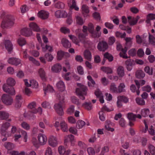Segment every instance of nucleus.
<instances>
[{"label":"nucleus","instance_id":"obj_1","mask_svg":"<svg viewBox=\"0 0 155 155\" xmlns=\"http://www.w3.org/2000/svg\"><path fill=\"white\" fill-rule=\"evenodd\" d=\"M15 18L11 15H7L5 16L1 25L3 29L8 28L13 26L15 23Z\"/></svg>","mask_w":155,"mask_h":155},{"label":"nucleus","instance_id":"obj_2","mask_svg":"<svg viewBox=\"0 0 155 155\" xmlns=\"http://www.w3.org/2000/svg\"><path fill=\"white\" fill-rule=\"evenodd\" d=\"M77 85L79 87L76 90V93L80 99L84 100L85 99L84 96L87 94V88L86 86L80 84L78 83Z\"/></svg>","mask_w":155,"mask_h":155},{"label":"nucleus","instance_id":"obj_3","mask_svg":"<svg viewBox=\"0 0 155 155\" xmlns=\"http://www.w3.org/2000/svg\"><path fill=\"white\" fill-rule=\"evenodd\" d=\"M1 99L2 102L6 105H11L13 102L12 97L7 94H3Z\"/></svg>","mask_w":155,"mask_h":155},{"label":"nucleus","instance_id":"obj_4","mask_svg":"<svg viewBox=\"0 0 155 155\" xmlns=\"http://www.w3.org/2000/svg\"><path fill=\"white\" fill-rule=\"evenodd\" d=\"M2 89L5 92L8 94L10 95H14L15 94L14 88L6 84H4L3 85Z\"/></svg>","mask_w":155,"mask_h":155},{"label":"nucleus","instance_id":"obj_5","mask_svg":"<svg viewBox=\"0 0 155 155\" xmlns=\"http://www.w3.org/2000/svg\"><path fill=\"white\" fill-rule=\"evenodd\" d=\"M2 89L5 92L8 94L10 95H14L15 94L14 88L6 84H4L3 85Z\"/></svg>","mask_w":155,"mask_h":155},{"label":"nucleus","instance_id":"obj_6","mask_svg":"<svg viewBox=\"0 0 155 155\" xmlns=\"http://www.w3.org/2000/svg\"><path fill=\"white\" fill-rule=\"evenodd\" d=\"M36 103L35 102H32L29 104L28 107L31 109L32 112L34 113H37L39 112L40 114H41L42 112V109L41 107H38V109L36 108Z\"/></svg>","mask_w":155,"mask_h":155},{"label":"nucleus","instance_id":"obj_7","mask_svg":"<svg viewBox=\"0 0 155 155\" xmlns=\"http://www.w3.org/2000/svg\"><path fill=\"white\" fill-rule=\"evenodd\" d=\"M108 48L107 43L105 41H99L97 45L98 49L101 51L104 52Z\"/></svg>","mask_w":155,"mask_h":155},{"label":"nucleus","instance_id":"obj_8","mask_svg":"<svg viewBox=\"0 0 155 155\" xmlns=\"http://www.w3.org/2000/svg\"><path fill=\"white\" fill-rule=\"evenodd\" d=\"M87 29L89 31L92 35V36L94 38H98L101 35V33L96 32L94 31V26L93 24L89 23L88 25Z\"/></svg>","mask_w":155,"mask_h":155},{"label":"nucleus","instance_id":"obj_9","mask_svg":"<svg viewBox=\"0 0 155 155\" xmlns=\"http://www.w3.org/2000/svg\"><path fill=\"white\" fill-rule=\"evenodd\" d=\"M5 47L7 50L8 54H10L13 51V45L11 41L9 40H5L4 42Z\"/></svg>","mask_w":155,"mask_h":155},{"label":"nucleus","instance_id":"obj_10","mask_svg":"<svg viewBox=\"0 0 155 155\" xmlns=\"http://www.w3.org/2000/svg\"><path fill=\"white\" fill-rule=\"evenodd\" d=\"M64 104L58 103L55 104L54 105V108L57 113L59 115L61 116L64 114L62 108V106Z\"/></svg>","mask_w":155,"mask_h":155},{"label":"nucleus","instance_id":"obj_11","mask_svg":"<svg viewBox=\"0 0 155 155\" xmlns=\"http://www.w3.org/2000/svg\"><path fill=\"white\" fill-rule=\"evenodd\" d=\"M127 69L130 71L132 69L133 66L135 64V61L132 59H128L125 62Z\"/></svg>","mask_w":155,"mask_h":155},{"label":"nucleus","instance_id":"obj_12","mask_svg":"<svg viewBox=\"0 0 155 155\" xmlns=\"http://www.w3.org/2000/svg\"><path fill=\"white\" fill-rule=\"evenodd\" d=\"M8 63L15 66H17L21 63V60L20 59L15 58H9L8 59Z\"/></svg>","mask_w":155,"mask_h":155},{"label":"nucleus","instance_id":"obj_13","mask_svg":"<svg viewBox=\"0 0 155 155\" xmlns=\"http://www.w3.org/2000/svg\"><path fill=\"white\" fill-rule=\"evenodd\" d=\"M10 125V123L8 122H6L2 124L1 128V132L2 135H5L6 131Z\"/></svg>","mask_w":155,"mask_h":155},{"label":"nucleus","instance_id":"obj_14","mask_svg":"<svg viewBox=\"0 0 155 155\" xmlns=\"http://www.w3.org/2000/svg\"><path fill=\"white\" fill-rule=\"evenodd\" d=\"M38 138L41 145H43L45 144L47 141L46 136L42 134H39L38 136Z\"/></svg>","mask_w":155,"mask_h":155},{"label":"nucleus","instance_id":"obj_15","mask_svg":"<svg viewBox=\"0 0 155 155\" xmlns=\"http://www.w3.org/2000/svg\"><path fill=\"white\" fill-rule=\"evenodd\" d=\"M21 34L26 37L30 36L32 34V31L29 29L27 28H24L21 31Z\"/></svg>","mask_w":155,"mask_h":155},{"label":"nucleus","instance_id":"obj_16","mask_svg":"<svg viewBox=\"0 0 155 155\" xmlns=\"http://www.w3.org/2000/svg\"><path fill=\"white\" fill-rule=\"evenodd\" d=\"M49 15V14L48 12L44 10H41L38 13L39 17L43 19H47L48 18Z\"/></svg>","mask_w":155,"mask_h":155},{"label":"nucleus","instance_id":"obj_17","mask_svg":"<svg viewBox=\"0 0 155 155\" xmlns=\"http://www.w3.org/2000/svg\"><path fill=\"white\" fill-rule=\"evenodd\" d=\"M84 58L88 61H91L92 59V55L91 52L88 50H85L83 53Z\"/></svg>","mask_w":155,"mask_h":155},{"label":"nucleus","instance_id":"obj_18","mask_svg":"<svg viewBox=\"0 0 155 155\" xmlns=\"http://www.w3.org/2000/svg\"><path fill=\"white\" fill-rule=\"evenodd\" d=\"M62 69L61 65L58 63L52 66V71L55 73H58L60 72Z\"/></svg>","mask_w":155,"mask_h":155},{"label":"nucleus","instance_id":"obj_19","mask_svg":"<svg viewBox=\"0 0 155 155\" xmlns=\"http://www.w3.org/2000/svg\"><path fill=\"white\" fill-rule=\"evenodd\" d=\"M29 26L31 30L36 32H40L41 31V29L38 25L34 22H32L30 24Z\"/></svg>","mask_w":155,"mask_h":155},{"label":"nucleus","instance_id":"obj_20","mask_svg":"<svg viewBox=\"0 0 155 155\" xmlns=\"http://www.w3.org/2000/svg\"><path fill=\"white\" fill-rule=\"evenodd\" d=\"M48 142L50 145L53 147H55L57 144L56 138L54 137H52L49 138Z\"/></svg>","mask_w":155,"mask_h":155},{"label":"nucleus","instance_id":"obj_21","mask_svg":"<svg viewBox=\"0 0 155 155\" xmlns=\"http://www.w3.org/2000/svg\"><path fill=\"white\" fill-rule=\"evenodd\" d=\"M9 114L4 111H0V120H4L7 119L9 117Z\"/></svg>","mask_w":155,"mask_h":155},{"label":"nucleus","instance_id":"obj_22","mask_svg":"<svg viewBox=\"0 0 155 155\" xmlns=\"http://www.w3.org/2000/svg\"><path fill=\"white\" fill-rule=\"evenodd\" d=\"M61 43L63 46L65 48H69L71 46L70 43L65 38H63L62 39Z\"/></svg>","mask_w":155,"mask_h":155},{"label":"nucleus","instance_id":"obj_23","mask_svg":"<svg viewBox=\"0 0 155 155\" xmlns=\"http://www.w3.org/2000/svg\"><path fill=\"white\" fill-rule=\"evenodd\" d=\"M43 90L45 91V94H46V92L49 91L50 92H53L54 90L53 87L49 85L46 86V85L44 83L43 84Z\"/></svg>","mask_w":155,"mask_h":155},{"label":"nucleus","instance_id":"obj_24","mask_svg":"<svg viewBox=\"0 0 155 155\" xmlns=\"http://www.w3.org/2000/svg\"><path fill=\"white\" fill-rule=\"evenodd\" d=\"M56 85L59 91H62L65 90V86L63 81H60Z\"/></svg>","mask_w":155,"mask_h":155},{"label":"nucleus","instance_id":"obj_25","mask_svg":"<svg viewBox=\"0 0 155 155\" xmlns=\"http://www.w3.org/2000/svg\"><path fill=\"white\" fill-rule=\"evenodd\" d=\"M136 77L139 79H142L145 77V74L142 70H140L137 71L136 72Z\"/></svg>","mask_w":155,"mask_h":155},{"label":"nucleus","instance_id":"obj_26","mask_svg":"<svg viewBox=\"0 0 155 155\" xmlns=\"http://www.w3.org/2000/svg\"><path fill=\"white\" fill-rule=\"evenodd\" d=\"M4 146L5 148L8 150L7 151L11 150L14 148V144L6 142L4 143Z\"/></svg>","mask_w":155,"mask_h":155},{"label":"nucleus","instance_id":"obj_27","mask_svg":"<svg viewBox=\"0 0 155 155\" xmlns=\"http://www.w3.org/2000/svg\"><path fill=\"white\" fill-rule=\"evenodd\" d=\"M38 73L41 79L43 81H45L46 80L45 73L43 69L42 68H40L38 70Z\"/></svg>","mask_w":155,"mask_h":155},{"label":"nucleus","instance_id":"obj_28","mask_svg":"<svg viewBox=\"0 0 155 155\" xmlns=\"http://www.w3.org/2000/svg\"><path fill=\"white\" fill-rule=\"evenodd\" d=\"M117 71L118 74L120 77H122L124 75V69L123 66H119L117 69Z\"/></svg>","mask_w":155,"mask_h":155},{"label":"nucleus","instance_id":"obj_29","mask_svg":"<svg viewBox=\"0 0 155 155\" xmlns=\"http://www.w3.org/2000/svg\"><path fill=\"white\" fill-rule=\"evenodd\" d=\"M8 153L10 155H25V152L24 151H21L19 153L17 151L15 150H9L7 151Z\"/></svg>","mask_w":155,"mask_h":155},{"label":"nucleus","instance_id":"obj_30","mask_svg":"<svg viewBox=\"0 0 155 155\" xmlns=\"http://www.w3.org/2000/svg\"><path fill=\"white\" fill-rule=\"evenodd\" d=\"M125 85L124 83H121L118 87V93H120L122 92H125Z\"/></svg>","mask_w":155,"mask_h":155},{"label":"nucleus","instance_id":"obj_31","mask_svg":"<svg viewBox=\"0 0 155 155\" xmlns=\"http://www.w3.org/2000/svg\"><path fill=\"white\" fill-rule=\"evenodd\" d=\"M83 107L86 110H90L92 109V106L91 102H85L83 104Z\"/></svg>","mask_w":155,"mask_h":155},{"label":"nucleus","instance_id":"obj_32","mask_svg":"<svg viewBox=\"0 0 155 155\" xmlns=\"http://www.w3.org/2000/svg\"><path fill=\"white\" fill-rule=\"evenodd\" d=\"M132 38L130 37H127L125 38V40L126 41L125 46L129 48L131 47L132 43Z\"/></svg>","mask_w":155,"mask_h":155},{"label":"nucleus","instance_id":"obj_33","mask_svg":"<svg viewBox=\"0 0 155 155\" xmlns=\"http://www.w3.org/2000/svg\"><path fill=\"white\" fill-rule=\"evenodd\" d=\"M137 115L132 113H129L127 114V118L130 120L135 121Z\"/></svg>","mask_w":155,"mask_h":155},{"label":"nucleus","instance_id":"obj_34","mask_svg":"<svg viewBox=\"0 0 155 155\" xmlns=\"http://www.w3.org/2000/svg\"><path fill=\"white\" fill-rule=\"evenodd\" d=\"M61 129L64 132L68 131V127L67 124L64 121H62L60 123Z\"/></svg>","mask_w":155,"mask_h":155},{"label":"nucleus","instance_id":"obj_35","mask_svg":"<svg viewBox=\"0 0 155 155\" xmlns=\"http://www.w3.org/2000/svg\"><path fill=\"white\" fill-rule=\"evenodd\" d=\"M7 83L8 86L12 87L15 85V82L13 78H10L7 80Z\"/></svg>","mask_w":155,"mask_h":155},{"label":"nucleus","instance_id":"obj_36","mask_svg":"<svg viewBox=\"0 0 155 155\" xmlns=\"http://www.w3.org/2000/svg\"><path fill=\"white\" fill-rule=\"evenodd\" d=\"M104 58L107 59L110 62L113 60V57L110 54L107 52H106L104 55Z\"/></svg>","mask_w":155,"mask_h":155},{"label":"nucleus","instance_id":"obj_37","mask_svg":"<svg viewBox=\"0 0 155 155\" xmlns=\"http://www.w3.org/2000/svg\"><path fill=\"white\" fill-rule=\"evenodd\" d=\"M74 137L73 135L72 134L68 135V139H66L65 140V144L66 142H67L68 140H69L71 141V144L72 146H73L74 144Z\"/></svg>","mask_w":155,"mask_h":155},{"label":"nucleus","instance_id":"obj_38","mask_svg":"<svg viewBox=\"0 0 155 155\" xmlns=\"http://www.w3.org/2000/svg\"><path fill=\"white\" fill-rule=\"evenodd\" d=\"M111 91L114 93H118V88L117 87L116 85L114 83L111 84L110 87Z\"/></svg>","mask_w":155,"mask_h":155},{"label":"nucleus","instance_id":"obj_39","mask_svg":"<svg viewBox=\"0 0 155 155\" xmlns=\"http://www.w3.org/2000/svg\"><path fill=\"white\" fill-rule=\"evenodd\" d=\"M150 110L148 109H143L141 110V114L144 117H147L149 114Z\"/></svg>","mask_w":155,"mask_h":155},{"label":"nucleus","instance_id":"obj_40","mask_svg":"<svg viewBox=\"0 0 155 155\" xmlns=\"http://www.w3.org/2000/svg\"><path fill=\"white\" fill-rule=\"evenodd\" d=\"M57 96L59 100V103L61 104H64V97L63 94L62 93L58 94H57Z\"/></svg>","mask_w":155,"mask_h":155},{"label":"nucleus","instance_id":"obj_41","mask_svg":"<svg viewBox=\"0 0 155 155\" xmlns=\"http://www.w3.org/2000/svg\"><path fill=\"white\" fill-rule=\"evenodd\" d=\"M102 70L106 73L107 74H112L113 72L112 69L109 67H103L101 68Z\"/></svg>","mask_w":155,"mask_h":155},{"label":"nucleus","instance_id":"obj_42","mask_svg":"<svg viewBox=\"0 0 155 155\" xmlns=\"http://www.w3.org/2000/svg\"><path fill=\"white\" fill-rule=\"evenodd\" d=\"M76 19L77 24L80 25H82L84 23V21L81 17L77 16H76Z\"/></svg>","mask_w":155,"mask_h":155},{"label":"nucleus","instance_id":"obj_43","mask_svg":"<svg viewBox=\"0 0 155 155\" xmlns=\"http://www.w3.org/2000/svg\"><path fill=\"white\" fill-rule=\"evenodd\" d=\"M85 124L83 121L78 120L77 123L76 127L78 129L81 128L85 125Z\"/></svg>","mask_w":155,"mask_h":155},{"label":"nucleus","instance_id":"obj_44","mask_svg":"<svg viewBox=\"0 0 155 155\" xmlns=\"http://www.w3.org/2000/svg\"><path fill=\"white\" fill-rule=\"evenodd\" d=\"M82 13L83 14L84 13L87 14L89 13V11L88 7L85 5H83L82 7Z\"/></svg>","mask_w":155,"mask_h":155},{"label":"nucleus","instance_id":"obj_45","mask_svg":"<svg viewBox=\"0 0 155 155\" xmlns=\"http://www.w3.org/2000/svg\"><path fill=\"white\" fill-rule=\"evenodd\" d=\"M54 7L58 8L63 9L64 7V5L62 2H58L55 4Z\"/></svg>","mask_w":155,"mask_h":155},{"label":"nucleus","instance_id":"obj_46","mask_svg":"<svg viewBox=\"0 0 155 155\" xmlns=\"http://www.w3.org/2000/svg\"><path fill=\"white\" fill-rule=\"evenodd\" d=\"M144 70L149 75H152L153 74V70L152 68L150 69V67L148 66L146 67Z\"/></svg>","mask_w":155,"mask_h":155},{"label":"nucleus","instance_id":"obj_47","mask_svg":"<svg viewBox=\"0 0 155 155\" xmlns=\"http://www.w3.org/2000/svg\"><path fill=\"white\" fill-rule=\"evenodd\" d=\"M34 113L32 112V110L28 111L25 115H24L25 117H27L29 119H33L35 117Z\"/></svg>","mask_w":155,"mask_h":155},{"label":"nucleus","instance_id":"obj_48","mask_svg":"<svg viewBox=\"0 0 155 155\" xmlns=\"http://www.w3.org/2000/svg\"><path fill=\"white\" fill-rule=\"evenodd\" d=\"M45 57L48 61H51L54 58L53 55L49 53L46 54L45 55Z\"/></svg>","mask_w":155,"mask_h":155},{"label":"nucleus","instance_id":"obj_49","mask_svg":"<svg viewBox=\"0 0 155 155\" xmlns=\"http://www.w3.org/2000/svg\"><path fill=\"white\" fill-rule=\"evenodd\" d=\"M137 103L139 105L143 106L145 104V101L142 99L137 98L136 100Z\"/></svg>","mask_w":155,"mask_h":155},{"label":"nucleus","instance_id":"obj_50","mask_svg":"<svg viewBox=\"0 0 155 155\" xmlns=\"http://www.w3.org/2000/svg\"><path fill=\"white\" fill-rule=\"evenodd\" d=\"M117 99L121 102L127 103L128 102V99L126 97L124 96H120L117 97Z\"/></svg>","mask_w":155,"mask_h":155},{"label":"nucleus","instance_id":"obj_51","mask_svg":"<svg viewBox=\"0 0 155 155\" xmlns=\"http://www.w3.org/2000/svg\"><path fill=\"white\" fill-rule=\"evenodd\" d=\"M18 43L20 46H22L26 44V41L23 38H20L18 40Z\"/></svg>","mask_w":155,"mask_h":155},{"label":"nucleus","instance_id":"obj_52","mask_svg":"<svg viewBox=\"0 0 155 155\" xmlns=\"http://www.w3.org/2000/svg\"><path fill=\"white\" fill-rule=\"evenodd\" d=\"M148 148L150 149V151L152 155H155V147L152 145H149Z\"/></svg>","mask_w":155,"mask_h":155},{"label":"nucleus","instance_id":"obj_53","mask_svg":"<svg viewBox=\"0 0 155 155\" xmlns=\"http://www.w3.org/2000/svg\"><path fill=\"white\" fill-rule=\"evenodd\" d=\"M64 52L62 51H59L58 52V59L59 60H61L64 57Z\"/></svg>","mask_w":155,"mask_h":155},{"label":"nucleus","instance_id":"obj_54","mask_svg":"<svg viewBox=\"0 0 155 155\" xmlns=\"http://www.w3.org/2000/svg\"><path fill=\"white\" fill-rule=\"evenodd\" d=\"M74 111V106L71 105L68 109L67 113L68 114H73Z\"/></svg>","mask_w":155,"mask_h":155},{"label":"nucleus","instance_id":"obj_55","mask_svg":"<svg viewBox=\"0 0 155 155\" xmlns=\"http://www.w3.org/2000/svg\"><path fill=\"white\" fill-rule=\"evenodd\" d=\"M31 83V86L33 88H37L38 87V83L35 81L34 80H31L30 81Z\"/></svg>","mask_w":155,"mask_h":155},{"label":"nucleus","instance_id":"obj_56","mask_svg":"<svg viewBox=\"0 0 155 155\" xmlns=\"http://www.w3.org/2000/svg\"><path fill=\"white\" fill-rule=\"evenodd\" d=\"M116 36L117 37H120L121 38H124L126 36V34L125 32H124L123 34L118 31H117L116 33Z\"/></svg>","mask_w":155,"mask_h":155},{"label":"nucleus","instance_id":"obj_57","mask_svg":"<svg viewBox=\"0 0 155 155\" xmlns=\"http://www.w3.org/2000/svg\"><path fill=\"white\" fill-rule=\"evenodd\" d=\"M149 40L150 43L153 45H155V38L150 35L149 33Z\"/></svg>","mask_w":155,"mask_h":155},{"label":"nucleus","instance_id":"obj_58","mask_svg":"<svg viewBox=\"0 0 155 155\" xmlns=\"http://www.w3.org/2000/svg\"><path fill=\"white\" fill-rule=\"evenodd\" d=\"M22 127L26 130H28L30 129V126L28 123L25 122H23L21 124Z\"/></svg>","mask_w":155,"mask_h":155},{"label":"nucleus","instance_id":"obj_59","mask_svg":"<svg viewBox=\"0 0 155 155\" xmlns=\"http://www.w3.org/2000/svg\"><path fill=\"white\" fill-rule=\"evenodd\" d=\"M61 31L65 34H67V33H68V34H69L70 33V31L69 30V29L65 27H62L61 28Z\"/></svg>","mask_w":155,"mask_h":155},{"label":"nucleus","instance_id":"obj_60","mask_svg":"<svg viewBox=\"0 0 155 155\" xmlns=\"http://www.w3.org/2000/svg\"><path fill=\"white\" fill-rule=\"evenodd\" d=\"M29 61H32L33 63L37 66H39L40 64L39 62L35 60L32 57L29 56Z\"/></svg>","mask_w":155,"mask_h":155},{"label":"nucleus","instance_id":"obj_61","mask_svg":"<svg viewBox=\"0 0 155 155\" xmlns=\"http://www.w3.org/2000/svg\"><path fill=\"white\" fill-rule=\"evenodd\" d=\"M71 101L73 103L77 105H78L80 104L78 99L75 97L73 96L71 97Z\"/></svg>","mask_w":155,"mask_h":155},{"label":"nucleus","instance_id":"obj_62","mask_svg":"<svg viewBox=\"0 0 155 155\" xmlns=\"http://www.w3.org/2000/svg\"><path fill=\"white\" fill-rule=\"evenodd\" d=\"M137 54L138 56L140 57H143L144 54V52L142 48H140L138 50Z\"/></svg>","mask_w":155,"mask_h":155},{"label":"nucleus","instance_id":"obj_63","mask_svg":"<svg viewBox=\"0 0 155 155\" xmlns=\"http://www.w3.org/2000/svg\"><path fill=\"white\" fill-rule=\"evenodd\" d=\"M42 107L45 108H51V106L49 102L46 101L44 102L42 104Z\"/></svg>","mask_w":155,"mask_h":155},{"label":"nucleus","instance_id":"obj_64","mask_svg":"<svg viewBox=\"0 0 155 155\" xmlns=\"http://www.w3.org/2000/svg\"><path fill=\"white\" fill-rule=\"evenodd\" d=\"M87 151L89 155H94L95 151L94 149L91 147H90L87 149Z\"/></svg>","mask_w":155,"mask_h":155}]
</instances>
